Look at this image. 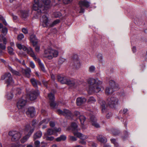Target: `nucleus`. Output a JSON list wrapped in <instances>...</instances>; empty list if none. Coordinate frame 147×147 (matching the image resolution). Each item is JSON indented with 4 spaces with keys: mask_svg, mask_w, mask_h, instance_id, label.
Masks as SVG:
<instances>
[{
    "mask_svg": "<svg viewBox=\"0 0 147 147\" xmlns=\"http://www.w3.org/2000/svg\"><path fill=\"white\" fill-rule=\"evenodd\" d=\"M8 134L11 137V140L12 141H16L19 140L22 136L21 133L16 131H10Z\"/></svg>",
    "mask_w": 147,
    "mask_h": 147,
    "instance_id": "obj_8",
    "label": "nucleus"
},
{
    "mask_svg": "<svg viewBox=\"0 0 147 147\" xmlns=\"http://www.w3.org/2000/svg\"><path fill=\"white\" fill-rule=\"evenodd\" d=\"M42 136V133L41 131H37L35 133L34 136V140L41 138Z\"/></svg>",
    "mask_w": 147,
    "mask_h": 147,
    "instance_id": "obj_28",
    "label": "nucleus"
},
{
    "mask_svg": "<svg viewBox=\"0 0 147 147\" xmlns=\"http://www.w3.org/2000/svg\"><path fill=\"white\" fill-rule=\"evenodd\" d=\"M13 97V94L11 92H8L5 95L6 98L8 100H11Z\"/></svg>",
    "mask_w": 147,
    "mask_h": 147,
    "instance_id": "obj_31",
    "label": "nucleus"
},
{
    "mask_svg": "<svg viewBox=\"0 0 147 147\" xmlns=\"http://www.w3.org/2000/svg\"><path fill=\"white\" fill-rule=\"evenodd\" d=\"M118 100L117 98L114 96H112L107 100V102L111 107H113L118 103Z\"/></svg>",
    "mask_w": 147,
    "mask_h": 147,
    "instance_id": "obj_9",
    "label": "nucleus"
},
{
    "mask_svg": "<svg viewBox=\"0 0 147 147\" xmlns=\"http://www.w3.org/2000/svg\"><path fill=\"white\" fill-rule=\"evenodd\" d=\"M98 102L101 105L102 112H104L105 111V102L103 100L101 99L99 100Z\"/></svg>",
    "mask_w": 147,
    "mask_h": 147,
    "instance_id": "obj_26",
    "label": "nucleus"
},
{
    "mask_svg": "<svg viewBox=\"0 0 147 147\" xmlns=\"http://www.w3.org/2000/svg\"><path fill=\"white\" fill-rule=\"evenodd\" d=\"M78 125L77 123H72L70 127L68 128V129L69 130H71L73 131H77L80 130V129L78 128Z\"/></svg>",
    "mask_w": 147,
    "mask_h": 147,
    "instance_id": "obj_17",
    "label": "nucleus"
},
{
    "mask_svg": "<svg viewBox=\"0 0 147 147\" xmlns=\"http://www.w3.org/2000/svg\"><path fill=\"white\" fill-rule=\"evenodd\" d=\"M54 138V137L52 136L48 137H47L46 139L48 140L52 141L53 140Z\"/></svg>",
    "mask_w": 147,
    "mask_h": 147,
    "instance_id": "obj_58",
    "label": "nucleus"
},
{
    "mask_svg": "<svg viewBox=\"0 0 147 147\" xmlns=\"http://www.w3.org/2000/svg\"><path fill=\"white\" fill-rule=\"evenodd\" d=\"M30 67L32 68H34V67H35V65H34V64L33 62H32V61H31L30 62Z\"/></svg>",
    "mask_w": 147,
    "mask_h": 147,
    "instance_id": "obj_53",
    "label": "nucleus"
},
{
    "mask_svg": "<svg viewBox=\"0 0 147 147\" xmlns=\"http://www.w3.org/2000/svg\"><path fill=\"white\" fill-rule=\"evenodd\" d=\"M72 63L74 67L76 69H78L80 67V61L78 59H74Z\"/></svg>",
    "mask_w": 147,
    "mask_h": 147,
    "instance_id": "obj_15",
    "label": "nucleus"
},
{
    "mask_svg": "<svg viewBox=\"0 0 147 147\" xmlns=\"http://www.w3.org/2000/svg\"><path fill=\"white\" fill-rule=\"evenodd\" d=\"M90 2L87 0H81L79 2V4L81 8L80 13H83L84 12V9L82 8L83 7L88 8L90 6Z\"/></svg>",
    "mask_w": 147,
    "mask_h": 147,
    "instance_id": "obj_10",
    "label": "nucleus"
},
{
    "mask_svg": "<svg viewBox=\"0 0 147 147\" xmlns=\"http://www.w3.org/2000/svg\"><path fill=\"white\" fill-rule=\"evenodd\" d=\"M28 54H29L35 60L37 59L32 49L30 48H28Z\"/></svg>",
    "mask_w": 147,
    "mask_h": 147,
    "instance_id": "obj_27",
    "label": "nucleus"
},
{
    "mask_svg": "<svg viewBox=\"0 0 147 147\" xmlns=\"http://www.w3.org/2000/svg\"><path fill=\"white\" fill-rule=\"evenodd\" d=\"M97 57L100 62H102L103 57L102 54H98L97 55Z\"/></svg>",
    "mask_w": 147,
    "mask_h": 147,
    "instance_id": "obj_40",
    "label": "nucleus"
},
{
    "mask_svg": "<svg viewBox=\"0 0 147 147\" xmlns=\"http://www.w3.org/2000/svg\"><path fill=\"white\" fill-rule=\"evenodd\" d=\"M34 144L35 147H40V142L39 141H36L34 142Z\"/></svg>",
    "mask_w": 147,
    "mask_h": 147,
    "instance_id": "obj_49",
    "label": "nucleus"
},
{
    "mask_svg": "<svg viewBox=\"0 0 147 147\" xmlns=\"http://www.w3.org/2000/svg\"><path fill=\"white\" fill-rule=\"evenodd\" d=\"M96 101V100L92 97H90L88 100V101L90 103H94Z\"/></svg>",
    "mask_w": 147,
    "mask_h": 147,
    "instance_id": "obj_38",
    "label": "nucleus"
},
{
    "mask_svg": "<svg viewBox=\"0 0 147 147\" xmlns=\"http://www.w3.org/2000/svg\"><path fill=\"white\" fill-rule=\"evenodd\" d=\"M38 95V94L37 92L33 91L31 92L29 94L30 99L31 100H34L36 99Z\"/></svg>",
    "mask_w": 147,
    "mask_h": 147,
    "instance_id": "obj_13",
    "label": "nucleus"
},
{
    "mask_svg": "<svg viewBox=\"0 0 147 147\" xmlns=\"http://www.w3.org/2000/svg\"><path fill=\"white\" fill-rule=\"evenodd\" d=\"M54 132L55 133H56V132H59L61 131V129L60 128H55L54 129Z\"/></svg>",
    "mask_w": 147,
    "mask_h": 147,
    "instance_id": "obj_52",
    "label": "nucleus"
},
{
    "mask_svg": "<svg viewBox=\"0 0 147 147\" xmlns=\"http://www.w3.org/2000/svg\"><path fill=\"white\" fill-rule=\"evenodd\" d=\"M63 3L65 4H67L70 3L72 0H63Z\"/></svg>",
    "mask_w": 147,
    "mask_h": 147,
    "instance_id": "obj_57",
    "label": "nucleus"
},
{
    "mask_svg": "<svg viewBox=\"0 0 147 147\" xmlns=\"http://www.w3.org/2000/svg\"><path fill=\"white\" fill-rule=\"evenodd\" d=\"M89 87L86 88L88 93L91 94L94 92H98L103 90L102 87L100 88L98 85L102 84V82L99 80L98 79H92L88 80Z\"/></svg>",
    "mask_w": 147,
    "mask_h": 147,
    "instance_id": "obj_1",
    "label": "nucleus"
},
{
    "mask_svg": "<svg viewBox=\"0 0 147 147\" xmlns=\"http://www.w3.org/2000/svg\"><path fill=\"white\" fill-rule=\"evenodd\" d=\"M57 79L62 84H66L71 86L77 85V81L74 80H71L66 77L61 76L60 75L57 76Z\"/></svg>",
    "mask_w": 147,
    "mask_h": 147,
    "instance_id": "obj_3",
    "label": "nucleus"
},
{
    "mask_svg": "<svg viewBox=\"0 0 147 147\" xmlns=\"http://www.w3.org/2000/svg\"><path fill=\"white\" fill-rule=\"evenodd\" d=\"M41 9L40 10V13H45L47 12V10L51 7L50 0L42 1Z\"/></svg>",
    "mask_w": 147,
    "mask_h": 147,
    "instance_id": "obj_7",
    "label": "nucleus"
},
{
    "mask_svg": "<svg viewBox=\"0 0 147 147\" xmlns=\"http://www.w3.org/2000/svg\"><path fill=\"white\" fill-rule=\"evenodd\" d=\"M54 15L55 18H58L61 16V13L59 12H56L54 13Z\"/></svg>",
    "mask_w": 147,
    "mask_h": 147,
    "instance_id": "obj_46",
    "label": "nucleus"
},
{
    "mask_svg": "<svg viewBox=\"0 0 147 147\" xmlns=\"http://www.w3.org/2000/svg\"><path fill=\"white\" fill-rule=\"evenodd\" d=\"M57 112L60 114L62 115H63V111H62L60 109H58L57 110Z\"/></svg>",
    "mask_w": 147,
    "mask_h": 147,
    "instance_id": "obj_60",
    "label": "nucleus"
},
{
    "mask_svg": "<svg viewBox=\"0 0 147 147\" xmlns=\"http://www.w3.org/2000/svg\"><path fill=\"white\" fill-rule=\"evenodd\" d=\"M8 50L9 53L11 55H13L14 54L13 52V49L11 47H8Z\"/></svg>",
    "mask_w": 147,
    "mask_h": 147,
    "instance_id": "obj_39",
    "label": "nucleus"
},
{
    "mask_svg": "<svg viewBox=\"0 0 147 147\" xmlns=\"http://www.w3.org/2000/svg\"><path fill=\"white\" fill-rule=\"evenodd\" d=\"M95 67L93 66H92L89 67V71L91 72H93L95 70Z\"/></svg>",
    "mask_w": 147,
    "mask_h": 147,
    "instance_id": "obj_50",
    "label": "nucleus"
},
{
    "mask_svg": "<svg viewBox=\"0 0 147 147\" xmlns=\"http://www.w3.org/2000/svg\"><path fill=\"white\" fill-rule=\"evenodd\" d=\"M40 49V47L39 46H36L35 48V49L36 51L37 52H39Z\"/></svg>",
    "mask_w": 147,
    "mask_h": 147,
    "instance_id": "obj_61",
    "label": "nucleus"
},
{
    "mask_svg": "<svg viewBox=\"0 0 147 147\" xmlns=\"http://www.w3.org/2000/svg\"><path fill=\"white\" fill-rule=\"evenodd\" d=\"M75 115L76 116H77L79 117L80 115H80V113L77 111H76L74 112Z\"/></svg>",
    "mask_w": 147,
    "mask_h": 147,
    "instance_id": "obj_59",
    "label": "nucleus"
},
{
    "mask_svg": "<svg viewBox=\"0 0 147 147\" xmlns=\"http://www.w3.org/2000/svg\"><path fill=\"white\" fill-rule=\"evenodd\" d=\"M58 55V51L51 48L45 50L43 56L49 59H51L53 57H57Z\"/></svg>",
    "mask_w": 147,
    "mask_h": 147,
    "instance_id": "obj_2",
    "label": "nucleus"
},
{
    "mask_svg": "<svg viewBox=\"0 0 147 147\" xmlns=\"http://www.w3.org/2000/svg\"><path fill=\"white\" fill-rule=\"evenodd\" d=\"M97 139L98 141L102 143H105L107 142V138L102 135L98 136Z\"/></svg>",
    "mask_w": 147,
    "mask_h": 147,
    "instance_id": "obj_16",
    "label": "nucleus"
},
{
    "mask_svg": "<svg viewBox=\"0 0 147 147\" xmlns=\"http://www.w3.org/2000/svg\"><path fill=\"white\" fill-rule=\"evenodd\" d=\"M74 135L82 139H85L87 138V137L86 135H83L81 133L77 131L74 132Z\"/></svg>",
    "mask_w": 147,
    "mask_h": 147,
    "instance_id": "obj_22",
    "label": "nucleus"
},
{
    "mask_svg": "<svg viewBox=\"0 0 147 147\" xmlns=\"http://www.w3.org/2000/svg\"><path fill=\"white\" fill-rule=\"evenodd\" d=\"M35 111L34 108L31 107L28 108V115H29L31 117H34L35 116Z\"/></svg>",
    "mask_w": 147,
    "mask_h": 147,
    "instance_id": "obj_21",
    "label": "nucleus"
},
{
    "mask_svg": "<svg viewBox=\"0 0 147 147\" xmlns=\"http://www.w3.org/2000/svg\"><path fill=\"white\" fill-rule=\"evenodd\" d=\"M1 79L3 80H5L7 86L13 85L14 83V82L12 79L10 73H6L1 76Z\"/></svg>",
    "mask_w": 147,
    "mask_h": 147,
    "instance_id": "obj_6",
    "label": "nucleus"
},
{
    "mask_svg": "<svg viewBox=\"0 0 147 147\" xmlns=\"http://www.w3.org/2000/svg\"><path fill=\"white\" fill-rule=\"evenodd\" d=\"M20 15L21 18L24 20H26L28 16V12L27 10H23L20 12Z\"/></svg>",
    "mask_w": 147,
    "mask_h": 147,
    "instance_id": "obj_18",
    "label": "nucleus"
},
{
    "mask_svg": "<svg viewBox=\"0 0 147 147\" xmlns=\"http://www.w3.org/2000/svg\"><path fill=\"white\" fill-rule=\"evenodd\" d=\"M8 68L13 75L16 76H20L21 75V74L19 71L13 69L11 66H9Z\"/></svg>",
    "mask_w": 147,
    "mask_h": 147,
    "instance_id": "obj_24",
    "label": "nucleus"
},
{
    "mask_svg": "<svg viewBox=\"0 0 147 147\" xmlns=\"http://www.w3.org/2000/svg\"><path fill=\"white\" fill-rule=\"evenodd\" d=\"M111 143L114 144L115 146L116 147H117L118 146V144L116 140L115 139H111L110 140Z\"/></svg>",
    "mask_w": 147,
    "mask_h": 147,
    "instance_id": "obj_37",
    "label": "nucleus"
},
{
    "mask_svg": "<svg viewBox=\"0 0 147 147\" xmlns=\"http://www.w3.org/2000/svg\"><path fill=\"white\" fill-rule=\"evenodd\" d=\"M69 137L70 140L71 141H76L77 140L76 138L73 136H69Z\"/></svg>",
    "mask_w": 147,
    "mask_h": 147,
    "instance_id": "obj_54",
    "label": "nucleus"
},
{
    "mask_svg": "<svg viewBox=\"0 0 147 147\" xmlns=\"http://www.w3.org/2000/svg\"><path fill=\"white\" fill-rule=\"evenodd\" d=\"M27 103L26 97L24 96L22 98L19 99L17 103V106L19 109L21 110L22 111L24 112L26 109Z\"/></svg>",
    "mask_w": 147,
    "mask_h": 147,
    "instance_id": "obj_5",
    "label": "nucleus"
},
{
    "mask_svg": "<svg viewBox=\"0 0 147 147\" xmlns=\"http://www.w3.org/2000/svg\"><path fill=\"white\" fill-rule=\"evenodd\" d=\"M34 2L33 7V9L40 13V10L41 9L42 1L39 2L38 0H34Z\"/></svg>",
    "mask_w": 147,
    "mask_h": 147,
    "instance_id": "obj_11",
    "label": "nucleus"
},
{
    "mask_svg": "<svg viewBox=\"0 0 147 147\" xmlns=\"http://www.w3.org/2000/svg\"><path fill=\"white\" fill-rule=\"evenodd\" d=\"M21 90L19 88H17L14 90V92L16 95L20 94L21 93Z\"/></svg>",
    "mask_w": 147,
    "mask_h": 147,
    "instance_id": "obj_44",
    "label": "nucleus"
},
{
    "mask_svg": "<svg viewBox=\"0 0 147 147\" xmlns=\"http://www.w3.org/2000/svg\"><path fill=\"white\" fill-rule=\"evenodd\" d=\"M22 32L24 34H26L28 33V30L26 28H23L22 29Z\"/></svg>",
    "mask_w": 147,
    "mask_h": 147,
    "instance_id": "obj_62",
    "label": "nucleus"
},
{
    "mask_svg": "<svg viewBox=\"0 0 147 147\" xmlns=\"http://www.w3.org/2000/svg\"><path fill=\"white\" fill-rule=\"evenodd\" d=\"M92 125L96 128L100 127L99 125L97 123L96 121V119L94 116H92L90 118Z\"/></svg>",
    "mask_w": 147,
    "mask_h": 147,
    "instance_id": "obj_20",
    "label": "nucleus"
},
{
    "mask_svg": "<svg viewBox=\"0 0 147 147\" xmlns=\"http://www.w3.org/2000/svg\"><path fill=\"white\" fill-rule=\"evenodd\" d=\"M66 139V136L64 135H62L61 136L59 137L56 139V140L57 142H60L61 141L65 140Z\"/></svg>",
    "mask_w": 147,
    "mask_h": 147,
    "instance_id": "obj_29",
    "label": "nucleus"
},
{
    "mask_svg": "<svg viewBox=\"0 0 147 147\" xmlns=\"http://www.w3.org/2000/svg\"><path fill=\"white\" fill-rule=\"evenodd\" d=\"M63 115L66 116H70L71 115V112L69 110L64 109L63 111Z\"/></svg>",
    "mask_w": 147,
    "mask_h": 147,
    "instance_id": "obj_30",
    "label": "nucleus"
},
{
    "mask_svg": "<svg viewBox=\"0 0 147 147\" xmlns=\"http://www.w3.org/2000/svg\"><path fill=\"white\" fill-rule=\"evenodd\" d=\"M42 25L44 27H47L49 24L48 19L45 16H43L42 18Z\"/></svg>",
    "mask_w": 147,
    "mask_h": 147,
    "instance_id": "obj_14",
    "label": "nucleus"
},
{
    "mask_svg": "<svg viewBox=\"0 0 147 147\" xmlns=\"http://www.w3.org/2000/svg\"><path fill=\"white\" fill-rule=\"evenodd\" d=\"M11 15L12 16L13 20H17L18 18L17 16L14 15L13 14H12Z\"/></svg>",
    "mask_w": 147,
    "mask_h": 147,
    "instance_id": "obj_63",
    "label": "nucleus"
},
{
    "mask_svg": "<svg viewBox=\"0 0 147 147\" xmlns=\"http://www.w3.org/2000/svg\"><path fill=\"white\" fill-rule=\"evenodd\" d=\"M0 48L2 50H5L6 48L5 46V45L1 43L0 44Z\"/></svg>",
    "mask_w": 147,
    "mask_h": 147,
    "instance_id": "obj_55",
    "label": "nucleus"
},
{
    "mask_svg": "<svg viewBox=\"0 0 147 147\" xmlns=\"http://www.w3.org/2000/svg\"><path fill=\"white\" fill-rule=\"evenodd\" d=\"M15 60H16V61L18 62L19 63H22L24 66H25V67H26V65H25L24 61V60H23L22 62H21V61L20 60H19L17 58H15Z\"/></svg>",
    "mask_w": 147,
    "mask_h": 147,
    "instance_id": "obj_45",
    "label": "nucleus"
},
{
    "mask_svg": "<svg viewBox=\"0 0 147 147\" xmlns=\"http://www.w3.org/2000/svg\"><path fill=\"white\" fill-rule=\"evenodd\" d=\"M119 89V86L117 84H116L113 81L110 82L109 86L106 88L105 93L107 95H109L112 93L114 91L117 90Z\"/></svg>",
    "mask_w": 147,
    "mask_h": 147,
    "instance_id": "obj_4",
    "label": "nucleus"
},
{
    "mask_svg": "<svg viewBox=\"0 0 147 147\" xmlns=\"http://www.w3.org/2000/svg\"><path fill=\"white\" fill-rule=\"evenodd\" d=\"M59 22H60V20H59L58 19L57 20L54 21L53 23V26H54V25H55V24L59 23Z\"/></svg>",
    "mask_w": 147,
    "mask_h": 147,
    "instance_id": "obj_56",
    "label": "nucleus"
},
{
    "mask_svg": "<svg viewBox=\"0 0 147 147\" xmlns=\"http://www.w3.org/2000/svg\"><path fill=\"white\" fill-rule=\"evenodd\" d=\"M113 131H112V134L114 135H117L119 133V131L116 129H113Z\"/></svg>",
    "mask_w": 147,
    "mask_h": 147,
    "instance_id": "obj_48",
    "label": "nucleus"
},
{
    "mask_svg": "<svg viewBox=\"0 0 147 147\" xmlns=\"http://www.w3.org/2000/svg\"><path fill=\"white\" fill-rule=\"evenodd\" d=\"M65 59L60 57L59 60L58 62L59 64H61L65 61Z\"/></svg>",
    "mask_w": 147,
    "mask_h": 147,
    "instance_id": "obj_43",
    "label": "nucleus"
},
{
    "mask_svg": "<svg viewBox=\"0 0 147 147\" xmlns=\"http://www.w3.org/2000/svg\"><path fill=\"white\" fill-rule=\"evenodd\" d=\"M17 46L18 48L20 49H23L24 51H27V48L25 46L22 45L20 44H18L17 45Z\"/></svg>",
    "mask_w": 147,
    "mask_h": 147,
    "instance_id": "obj_35",
    "label": "nucleus"
},
{
    "mask_svg": "<svg viewBox=\"0 0 147 147\" xmlns=\"http://www.w3.org/2000/svg\"><path fill=\"white\" fill-rule=\"evenodd\" d=\"M49 118H47L43 120L40 123L42 124L43 123L46 124L48 123L49 121Z\"/></svg>",
    "mask_w": 147,
    "mask_h": 147,
    "instance_id": "obj_42",
    "label": "nucleus"
},
{
    "mask_svg": "<svg viewBox=\"0 0 147 147\" xmlns=\"http://www.w3.org/2000/svg\"><path fill=\"white\" fill-rule=\"evenodd\" d=\"M50 125L51 127H53L55 125V123L53 121H51L50 122Z\"/></svg>",
    "mask_w": 147,
    "mask_h": 147,
    "instance_id": "obj_64",
    "label": "nucleus"
},
{
    "mask_svg": "<svg viewBox=\"0 0 147 147\" xmlns=\"http://www.w3.org/2000/svg\"><path fill=\"white\" fill-rule=\"evenodd\" d=\"M30 40L34 46L36 45L37 44L38 40L34 35L32 34L30 36Z\"/></svg>",
    "mask_w": 147,
    "mask_h": 147,
    "instance_id": "obj_23",
    "label": "nucleus"
},
{
    "mask_svg": "<svg viewBox=\"0 0 147 147\" xmlns=\"http://www.w3.org/2000/svg\"><path fill=\"white\" fill-rule=\"evenodd\" d=\"M38 63L41 69L43 71L45 72V69L43 63L41 62V61L40 59L38 60Z\"/></svg>",
    "mask_w": 147,
    "mask_h": 147,
    "instance_id": "obj_34",
    "label": "nucleus"
},
{
    "mask_svg": "<svg viewBox=\"0 0 147 147\" xmlns=\"http://www.w3.org/2000/svg\"><path fill=\"white\" fill-rule=\"evenodd\" d=\"M28 139V134H26L24 136L21 140L22 143H24L26 142Z\"/></svg>",
    "mask_w": 147,
    "mask_h": 147,
    "instance_id": "obj_36",
    "label": "nucleus"
},
{
    "mask_svg": "<svg viewBox=\"0 0 147 147\" xmlns=\"http://www.w3.org/2000/svg\"><path fill=\"white\" fill-rule=\"evenodd\" d=\"M86 101V99L84 97H79L76 99V103L78 105H81L85 103Z\"/></svg>",
    "mask_w": 147,
    "mask_h": 147,
    "instance_id": "obj_19",
    "label": "nucleus"
},
{
    "mask_svg": "<svg viewBox=\"0 0 147 147\" xmlns=\"http://www.w3.org/2000/svg\"><path fill=\"white\" fill-rule=\"evenodd\" d=\"M79 119L81 124H83L86 120V118L84 116L81 115L79 116Z\"/></svg>",
    "mask_w": 147,
    "mask_h": 147,
    "instance_id": "obj_33",
    "label": "nucleus"
},
{
    "mask_svg": "<svg viewBox=\"0 0 147 147\" xmlns=\"http://www.w3.org/2000/svg\"><path fill=\"white\" fill-rule=\"evenodd\" d=\"M48 97L50 100V106L52 108H55L56 105V104L54 102V95L52 93H51L48 94Z\"/></svg>",
    "mask_w": 147,
    "mask_h": 147,
    "instance_id": "obj_12",
    "label": "nucleus"
},
{
    "mask_svg": "<svg viewBox=\"0 0 147 147\" xmlns=\"http://www.w3.org/2000/svg\"><path fill=\"white\" fill-rule=\"evenodd\" d=\"M54 131L53 129H49L47 131V132L45 134V135H51L53 134L54 133Z\"/></svg>",
    "mask_w": 147,
    "mask_h": 147,
    "instance_id": "obj_32",
    "label": "nucleus"
},
{
    "mask_svg": "<svg viewBox=\"0 0 147 147\" xmlns=\"http://www.w3.org/2000/svg\"><path fill=\"white\" fill-rule=\"evenodd\" d=\"M30 82L33 86L35 87H37V85H40L41 84L40 82L37 81L34 78L31 79Z\"/></svg>",
    "mask_w": 147,
    "mask_h": 147,
    "instance_id": "obj_25",
    "label": "nucleus"
},
{
    "mask_svg": "<svg viewBox=\"0 0 147 147\" xmlns=\"http://www.w3.org/2000/svg\"><path fill=\"white\" fill-rule=\"evenodd\" d=\"M1 32L5 35L7 32V29L5 27H3Z\"/></svg>",
    "mask_w": 147,
    "mask_h": 147,
    "instance_id": "obj_41",
    "label": "nucleus"
},
{
    "mask_svg": "<svg viewBox=\"0 0 147 147\" xmlns=\"http://www.w3.org/2000/svg\"><path fill=\"white\" fill-rule=\"evenodd\" d=\"M2 39L3 40V42L5 45H6L7 44V39L4 36H3L2 37Z\"/></svg>",
    "mask_w": 147,
    "mask_h": 147,
    "instance_id": "obj_51",
    "label": "nucleus"
},
{
    "mask_svg": "<svg viewBox=\"0 0 147 147\" xmlns=\"http://www.w3.org/2000/svg\"><path fill=\"white\" fill-rule=\"evenodd\" d=\"M24 37V36L23 34H21L18 35V40H21Z\"/></svg>",
    "mask_w": 147,
    "mask_h": 147,
    "instance_id": "obj_47",
    "label": "nucleus"
}]
</instances>
